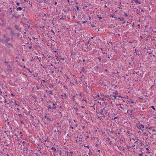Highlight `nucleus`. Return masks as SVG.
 Segmentation results:
<instances>
[{
    "label": "nucleus",
    "instance_id": "nucleus-35",
    "mask_svg": "<svg viewBox=\"0 0 156 156\" xmlns=\"http://www.w3.org/2000/svg\"><path fill=\"white\" fill-rule=\"evenodd\" d=\"M124 15H125V16L126 17H127V16H128V15H127V13H125L124 14Z\"/></svg>",
    "mask_w": 156,
    "mask_h": 156
},
{
    "label": "nucleus",
    "instance_id": "nucleus-62",
    "mask_svg": "<svg viewBox=\"0 0 156 156\" xmlns=\"http://www.w3.org/2000/svg\"><path fill=\"white\" fill-rule=\"evenodd\" d=\"M127 133L128 134H129V131H127Z\"/></svg>",
    "mask_w": 156,
    "mask_h": 156
},
{
    "label": "nucleus",
    "instance_id": "nucleus-2",
    "mask_svg": "<svg viewBox=\"0 0 156 156\" xmlns=\"http://www.w3.org/2000/svg\"><path fill=\"white\" fill-rule=\"evenodd\" d=\"M16 8H17L16 10L17 11H20L21 10H22V9H23V8H22V7H19L17 8V6H16Z\"/></svg>",
    "mask_w": 156,
    "mask_h": 156
},
{
    "label": "nucleus",
    "instance_id": "nucleus-39",
    "mask_svg": "<svg viewBox=\"0 0 156 156\" xmlns=\"http://www.w3.org/2000/svg\"><path fill=\"white\" fill-rule=\"evenodd\" d=\"M14 17L16 18H19V16H15Z\"/></svg>",
    "mask_w": 156,
    "mask_h": 156
},
{
    "label": "nucleus",
    "instance_id": "nucleus-26",
    "mask_svg": "<svg viewBox=\"0 0 156 156\" xmlns=\"http://www.w3.org/2000/svg\"><path fill=\"white\" fill-rule=\"evenodd\" d=\"M26 149H25V150L23 149V150L24 151H28V148H26Z\"/></svg>",
    "mask_w": 156,
    "mask_h": 156
},
{
    "label": "nucleus",
    "instance_id": "nucleus-52",
    "mask_svg": "<svg viewBox=\"0 0 156 156\" xmlns=\"http://www.w3.org/2000/svg\"><path fill=\"white\" fill-rule=\"evenodd\" d=\"M51 31L53 32V33H54V34H55V33L54 32L53 30H51Z\"/></svg>",
    "mask_w": 156,
    "mask_h": 156
},
{
    "label": "nucleus",
    "instance_id": "nucleus-34",
    "mask_svg": "<svg viewBox=\"0 0 156 156\" xmlns=\"http://www.w3.org/2000/svg\"><path fill=\"white\" fill-rule=\"evenodd\" d=\"M104 110H105V108H103V110H101V112H103Z\"/></svg>",
    "mask_w": 156,
    "mask_h": 156
},
{
    "label": "nucleus",
    "instance_id": "nucleus-22",
    "mask_svg": "<svg viewBox=\"0 0 156 156\" xmlns=\"http://www.w3.org/2000/svg\"><path fill=\"white\" fill-rule=\"evenodd\" d=\"M76 7L77 11H78V10L79 9V7L78 6H76Z\"/></svg>",
    "mask_w": 156,
    "mask_h": 156
},
{
    "label": "nucleus",
    "instance_id": "nucleus-27",
    "mask_svg": "<svg viewBox=\"0 0 156 156\" xmlns=\"http://www.w3.org/2000/svg\"><path fill=\"white\" fill-rule=\"evenodd\" d=\"M143 154V153L142 154L141 153L139 154V156H144Z\"/></svg>",
    "mask_w": 156,
    "mask_h": 156
},
{
    "label": "nucleus",
    "instance_id": "nucleus-37",
    "mask_svg": "<svg viewBox=\"0 0 156 156\" xmlns=\"http://www.w3.org/2000/svg\"><path fill=\"white\" fill-rule=\"evenodd\" d=\"M134 102L133 101V100H131V103H134Z\"/></svg>",
    "mask_w": 156,
    "mask_h": 156
},
{
    "label": "nucleus",
    "instance_id": "nucleus-46",
    "mask_svg": "<svg viewBox=\"0 0 156 156\" xmlns=\"http://www.w3.org/2000/svg\"><path fill=\"white\" fill-rule=\"evenodd\" d=\"M44 118H47H47H47V116L46 115L45 116H44Z\"/></svg>",
    "mask_w": 156,
    "mask_h": 156
},
{
    "label": "nucleus",
    "instance_id": "nucleus-14",
    "mask_svg": "<svg viewBox=\"0 0 156 156\" xmlns=\"http://www.w3.org/2000/svg\"><path fill=\"white\" fill-rule=\"evenodd\" d=\"M21 3H19V2H17L16 3V5L18 6H20V5Z\"/></svg>",
    "mask_w": 156,
    "mask_h": 156
},
{
    "label": "nucleus",
    "instance_id": "nucleus-33",
    "mask_svg": "<svg viewBox=\"0 0 156 156\" xmlns=\"http://www.w3.org/2000/svg\"><path fill=\"white\" fill-rule=\"evenodd\" d=\"M138 28H140V25L139 24H138Z\"/></svg>",
    "mask_w": 156,
    "mask_h": 156
},
{
    "label": "nucleus",
    "instance_id": "nucleus-56",
    "mask_svg": "<svg viewBox=\"0 0 156 156\" xmlns=\"http://www.w3.org/2000/svg\"><path fill=\"white\" fill-rule=\"evenodd\" d=\"M133 58H134V57H131V59H133Z\"/></svg>",
    "mask_w": 156,
    "mask_h": 156
},
{
    "label": "nucleus",
    "instance_id": "nucleus-18",
    "mask_svg": "<svg viewBox=\"0 0 156 156\" xmlns=\"http://www.w3.org/2000/svg\"><path fill=\"white\" fill-rule=\"evenodd\" d=\"M14 34L13 33V32L12 31V30H11V35H12V34Z\"/></svg>",
    "mask_w": 156,
    "mask_h": 156
},
{
    "label": "nucleus",
    "instance_id": "nucleus-63",
    "mask_svg": "<svg viewBox=\"0 0 156 156\" xmlns=\"http://www.w3.org/2000/svg\"><path fill=\"white\" fill-rule=\"evenodd\" d=\"M86 21H83V23H86Z\"/></svg>",
    "mask_w": 156,
    "mask_h": 156
},
{
    "label": "nucleus",
    "instance_id": "nucleus-10",
    "mask_svg": "<svg viewBox=\"0 0 156 156\" xmlns=\"http://www.w3.org/2000/svg\"><path fill=\"white\" fill-rule=\"evenodd\" d=\"M12 8H10L9 9V11L10 12V14H11L12 13Z\"/></svg>",
    "mask_w": 156,
    "mask_h": 156
},
{
    "label": "nucleus",
    "instance_id": "nucleus-55",
    "mask_svg": "<svg viewBox=\"0 0 156 156\" xmlns=\"http://www.w3.org/2000/svg\"><path fill=\"white\" fill-rule=\"evenodd\" d=\"M36 57L37 58V59H39V58L37 56V57Z\"/></svg>",
    "mask_w": 156,
    "mask_h": 156
},
{
    "label": "nucleus",
    "instance_id": "nucleus-48",
    "mask_svg": "<svg viewBox=\"0 0 156 156\" xmlns=\"http://www.w3.org/2000/svg\"><path fill=\"white\" fill-rule=\"evenodd\" d=\"M35 154L37 155V156H38V154H37V153H35Z\"/></svg>",
    "mask_w": 156,
    "mask_h": 156
},
{
    "label": "nucleus",
    "instance_id": "nucleus-54",
    "mask_svg": "<svg viewBox=\"0 0 156 156\" xmlns=\"http://www.w3.org/2000/svg\"><path fill=\"white\" fill-rule=\"evenodd\" d=\"M82 129H84V127L83 126L82 127Z\"/></svg>",
    "mask_w": 156,
    "mask_h": 156
},
{
    "label": "nucleus",
    "instance_id": "nucleus-28",
    "mask_svg": "<svg viewBox=\"0 0 156 156\" xmlns=\"http://www.w3.org/2000/svg\"><path fill=\"white\" fill-rule=\"evenodd\" d=\"M44 5H45V4L46 3L47 1L46 0H44Z\"/></svg>",
    "mask_w": 156,
    "mask_h": 156
},
{
    "label": "nucleus",
    "instance_id": "nucleus-4",
    "mask_svg": "<svg viewBox=\"0 0 156 156\" xmlns=\"http://www.w3.org/2000/svg\"><path fill=\"white\" fill-rule=\"evenodd\" d=\"M5 45H8L11 46V47H12V45L9 43H8V42H5Z\"/></svg>",
    "mask_w": 156,
    "mask_h": 156
},
{
    "label": "nucleus",
    "instance_id": "nucleus-51",
    "mask_svg": "<svg viewBox=\"0 0 156 156\" xmlns=\"http://www.w3.org/2000/svg\"><path fill=\"white\" fill-rule=\"evenodd\" d=\"M135 146V145H132V146H131V147H134Z\"/></svg>",
    "mask_w": 156,
    "mask_h": 156
},
{
    "label": "nucleus",
    "instance_id": "nucleus-16",
    "mask_svg": "<svg viewBox=\"0 0 156 156\" xmlns=\"http://www.w3.org/2000/svg\"><path fill=\"white\" fill-rule=\"evenodd\" d=\"M89 42H88L87 43H86V44H85V45H86V46H87V48H89V46H88V44H89Z\"/></svg>",
    "mask_w": 156,
    "mask_h": 156
},
{
    "label": "nucleus",
    "instance_id": "nucleus-12",
    "mask_svg": "<svg viewBox=\"0 0 156 156\" xmlns=\"http://www.w3.org/2000/svg\"><path fill=\"white\" fill-rule=\"evenodd\" d=\"M113 93L114 94H115L116 95H118L119 94L118 92L116 91H115V93L113 92Z\"/></svg>",
    "mask_w": 156,
    "mask_h": 156
},
{
    "label": "nucleus",
    "instance_id": "nucleus-30",
    "mask_svg": "<svg viewBox=\"0 0 156 156\" xmlns=\"http://www.w3.org/2000/svg\"><path fill=\"white\" fill-rule=\"evenodd\" d=\"M74 96H73V97L72 98V100L73 101H74L75 100V98H74Z\"/></svg>",
    "mask_w": 156,
    "mask_h": 156
},
{
    "label": "nucleus",
    "instance_id": "nucleus-5",
    "mask_svg": "<svg viewBox=\"0 0 156 156\" xmlns=\"http://www.w3.org/2000/svg\"><path fill=\"white\" fill-rule=\"evenodd\" d=\"M10 38H9V37L6 38L5 40V42H8V41H10Z\"/></svg>",
    "mask_w": 156,
    "mask_h": 156
},
{
    "label": "nucleus",
    "instance_id": "nucleus-6",
    "mask_svg": "<svg viewBox=\"0 0 156 156\" xmlns=\"http://www.w3.org/2000/svg\"><path fill=\"white\" fill-rule=\"evenodd\" d=\"M141 127H142V128H144V125H141L139 126V127H138V128L139 129H141Z\"/></svg>",
    "mask_w": 156,
    "mask_h": 156
},
{
    "label": "nucleus",
    "instance_id": "nucleus-64",
    "mask_svg": "<svg viewBox=\"0 0 156 156\" xmlns=\"http://www.w3.org/2000/svg\"><path fill=\"white\" fill-rule=\"evenodd\" d=\"M140 37H141V38L142 39L143 38V37L142 36H140Z\"/></svg>",
    "mask_w": 156,
    "mask_h": 156
},
{
    "label": "nucleus",
    "instance_id": "nucleus-7",
    "mask_svg": "<svg viewBox=\"0 0 156 156\" xmlns=\"http://www.w3.org/2000/svg\"><path fill=\"white\" fill-rule=\"evenodd\" d=\"M51 149L52 150H53L54 152H55L56 150V149L55 147H52L51 148Z\"/></svg>",
    "mask_w": 156,
    "mask_h": 156
},
{
    "label": "nucleus",
    "instance_id": "nucleus-60",
    "mask_svg": "<svg viewBox=\"0 0 156 156\" xmlns=\"http://www.w3.org/2000/svg\"><path fill=\"white\" fill-rule=\"evenodd\" d=\"M109 97V95H108L107 96H106V98H108Z\"/></svg>",
    "mask_w": 156,
    "mask_h": 156
},
{
    "label": "nucleus",
    "instance_id": "nucleus-58",
    "mask_svg": "<svg viewBox=\"0 0 156 156\" xmlns=\"http://www.w3.org/2000/svg\"><path fill=\"white\" fill-rule=\"evenodd\" d=\"M100 114H101L102 115H103V113H101V112H100Z\"/></svg>",
    "mask_w": 156,
    "mask_h": 156
},
{
    "label": "nucleus",
    "instance_id": "nucleus-45",
    "mask_svg": "<svg viewBox=\"0 0 156 156\" xmlns=\"http://www.w3.org/2000/svg\"><path fill=\"white\" fill-rule=\"evenodd\" d=\"M70 127L72 128V129H74V128L73 127L71 126Z\"/></svg>",
    "mask_w": 156,
    "mask_h": 156
},
{
    "label": "nucleus",
    "instance_id": "nucleus-19",
    "mask_svg": "<svg viewBox=\"0 0 156 156\" xmlns=\"http://www.w3.org/2000/svg\"><path fill=\"white\" fill-rule=\"evenodd\" d=\"M152 128H153V127H149V128H147V127H146V129H152Z\"/></svg>",
    "mask_w": 156,
    "mask_h": 156
},
{
    "label": "nucleus",
    "instance_id": "nucleus-15",
    "mask_svg": "<svg viewBox=\"0 0 156 156\" xmlns=\"http://www.w3.org/2000/svg\"><path fill=\"white\" fill-rule=\"evenodd\" d=\"M49 109H51V106L50 105H49L48 106V110Z\"/></svg>",
    "mask_w": 156,
    "mask_h": 156
},
{
    "label": "nucleus",
    "instance_id": "nucleus-42",
    "mask_svg": "<svg viewBox=\"0 0 156 156\" xmlns=\"http://www.w3.org/2000/svg\"><path fill=\"white\" fill-rule=\"evenodd\" d=\"M57 2H55L54 4V5H57Z\"/></svg>",
    "mask_w": 156,
    "mask_h": 156
},
{
    "label": "nucleus",
    "instance_id": "nucleus-57",
    "mask_svg": "<svg viewBox=\"0 0 156 156\" xmlns=\"http://www.w3.org/2000/svg\"><path fill=\"white\" fill-rule=\"evenodd\" d=\"M79 95L81 96V93H80V94H79Z\"/></svg>",
    "mask_w": 156,
    "mask_h": 156
},
{
    "label": "nucleus",
    "instance_id": "nucleus-23",
    "mask_svg": "<svg viewBox=\"0 0 156 156\" xmlns=\"http://www.w3.org/2000/svg\"><path fill=\"white\" fill-rule=\"evenodd\" d=\"M22 8H23L22 9V10L23 11H24L25 10V8L24 7H23Z\"/></svg>",
    "mask_w": 156,
    "mask_h": 156
},
{
    "label": "nucleus",
    "instance_id": "nucleus-47",
    "mask_svg": "<svg viewBox=\"0 0 156 156\" xmlns=\"http://www.w3.org/2000/svg\"><path fill=\"white\" fill-rule=\"evenodd\" d=\"M110 58V57L109 56V55H108V58Z\"/></svg>",
    "mask_w": 156,
    "mask_h": 156
},
{
    "label": "nucleus",
    "instance_id": "nucleus-25",
    "mask_svg": "<svg viewBox=\"0 0 156 156\" xmlns=\"http://www.w3.org/2000/svg\"><path fill=\"white\" fill-rule=\"evenodd\" d=\"M29 48L30 49H31L32 48V46H30L29 47Z\"/></svg>",
    "mask_w": 156,
    "mask_h": 156
},
{
    "label": "nucleus",
    "instance_id": "nucleus-32",
    "mask_svg": "<svg viewBox=\"0 0 156 156\" xmlns=\"http://www.w3.org/2000/svg\"><path fill=\"white\" fill-rule=\"evenodd\" d=\"M98 18H99V20H100L101 19H102V18L101 17H98Z\"/></svg>",
    "mask_w": 156,
    "mask_h": 156
},
{
    "label": "nucleus",
    "instance_id": "nucleus-24",
    "mask_svg": "<svg viewBox=\"0 0 156 156\" xmlns=\"http://www.w3.org/2000/svg\"><path fill=\"white\" fill-rule=\"evenodd\" d=\"M108 112V110H105V113L106 115V113Z\"/></svg>",
    "mask_w": 156,
    "mask_h": 156
},
{
    "label": "nucleus",
    "instance_id": "nucleus-40",
    "mask_svg": "<svg viewBox=\"0 0 156 156\" xmlns=\"http://www.w3.org/2000/svg\"><path fill=\"white\" fill-rule=\"evenodd\" d=\"M74 109L75 110H76V111L77 110H78V109L77 108H74Z\"/></svg>",
    "mask_w": 156,
    "mask_h": 156
},
{
    "label": "nucleus",
    "instance_id": "nucleus-21",
    "mask_svg": "<svg viewBox=\"0 0 156 156\" xmlns=\"http://www.w3.org/2000/svg\"><path fill=\"white\" fill-rule=\"evenodd\" d=\"M35 58H34V59H33V57H32V58L31 59L30 61H32L33 60H35Z\"/></svg>",
    "mask_w": 156,
    "mask_h": 156
},
{
    "label": "nucleus",
    "instance_id": "nucleus-36",
    "mask_svg": "<svg viewBox=\"0 0 156 156\" xmlns=\"http://www.w3.org/2000/svg\"><path fill=\"white\" fill-rule=\"evenodd\" d=\"M7 102V101L6 99H5L4 102L5 103H6V102Z\"/></svg>",
    "mask_w": 156,
    "mask_h": 156
},
{
    "label": "nucleus",
    "instance_id": "nucleus-59",
    "mask_svg": "<svg viewBox=\"0 0 156 156\" xmlns=\"http://www.w3.org/2000/svg\"><path fill=\"white\" fill-rule=\"evenodd\" d=\"M98 152H100V150H98Z\"/></svg>",
    "mask_w": 156,
    "mask_h": 156
},
{
    "label": "nucleus",
    "instance_id": "nucleus-38",
    "mask_svg": "<svg viewBox=\"0 0 156 156\" xmlns=\"http://www.w3.org/2000/svg\"><path fill=\"white\" fill-rule=\"evenodd\" d=\"M8 63V62H6V61H5V62H4V63H5V64H7V63Z\"/></svg>",
    "mask_w": 156,
    "mask_h": 156
},
{
    "label": "nucleus",
    "instance_id": "nucleus-9",
    "mask_svg": "<svg viewBox=\"0 0 156 156\" xmlns=\"http://www.w3.org/2000/svg\"><path fill=\"white\" fill-rule=\"evenodd\" d=\"M15 28L16 29V30H19V27H18V26L17 25H15Z\"/></svg>",
    "mask_w": 156,
    "mask_h": 156
},
{
    "label": "nucleus",
    "instance_id": "nucleus-43",
    "mask_svg": "<svg viewBox=\"0 0 156 156\" xmlns=\"http://www.w3.org/2000/svg\"><path fill=\"white\" fill-rule=\"evenodd\" d=\"M113 97L115 99H116V96H113Z\"/></svg>",
    "mask_w": 156,
    "mask_h": 156
},
{
    "label": "nucleus",
    "instance_id": "nucleus-50",
    "mask_svg": "<svg viewBox=\"0 0 156 156\" xmlns=\"http://www.w3.org/2000/svg\"><path fill=\"white\" fill-rule=\"evenodd\" d=\"M85 59H83V62H85Z\"/></svg>",
    "mask_w": 156,
    "mask_h": 156
},
{
    "label": "nucleus",
    "instance_id": "nucleus-61",
    "mask_svg": "<svg viewBox=\"0 0 156 156\" xmlns=\"http://www.w3.org/2000/svg\"><path fill=\"white\" fill-rule=\"evenodd\" d=\"M9 145V144H7L6 145V146H8Z\"/></svg>",
    "mask_w": 156,
    "mask_h": 156
},
{
    "label": "nucleus",
    "instance_id": "nucleus-8",
    "mask_svg": "<svg viewBox=\"0 0 156 156\" xmlns=\"http://www.w3.org/2000/svg\"><path fill=\"white\" fill-rule=\"evenodd\" d=\"M135 3H138L140 4L141 3L140 2L138 1V0H133Z\"/></svg>",
    "mask_w": 156,
    "mask_h": 156
},
{
    "label": "nucleus",
    "instance_id": "nucleus-53",
    "mask_svg": "<svg viewBox=\"0 0 156 156\" xmlns=\"http://www.w3.org/2000/svg\"><path fill=\"white\" fill-rule=\"evenodd\" d=\"M84 147H87L89 148V147L88 146H84Z\"/></svg>",
    "mask_w": 156,
    "mask_h": 156
},
{
    "label": "nucleus",
    "instance_id": "nucleus-49",
    "mask_svg": "<svg viewBox=\"0 0 156 156\" xmlns=\"http://www.w3.org/2000/svg\"><path fill=\"white\" fill-rule=\"evenodd\" d=\"M146 150L147 151H148L149 150V149L147 147L146 148Z\"/></svg>",
    "mask_w": 156,
    "mask_h": 156
},
{
    "label": "nucleus",
    "instance_id": "nucleus-29",
    "mask_svg": "<svg viewBox=\"0 0 156 156\" xmlns=\"http://www.w3.org/2000/svg\"><path fill=\"white\" fill-rule=\"evenodd\" d=\"M154 110H155V108H154V106H151V107Z\"/></svg>",
    "mask_w": 156,
    "mask_h": 156
},
{
    "label": "nucleus",
    "instance_id": "nucleus-44",
    "mask_svg": "<svg viewBox=\"0 0 156 156\" xmlns=\"http://www.w3.org/2000/svg\"><path fill=\"white\" fill-rule=\"evenodd\" d=\"M140 11H139L137 13V14H138L139 13H140Z\"/></svg>",
    "mask_w": 156,
    "mask_h": 156
},
{
    "label": "nucleus",
    "instance_id": "nucleus-20",
    "mask_svg": "<svg viewBox=\"0 0 156 156\" xmlns=\"http://www.w3.org/2000/svg\"><path fill=\"white\" fill-rule=\"evenodd\" d=\"M73 54L74 55H75L76 54V53L75 52H72V55H73Z\"/></svg>",
    "mask_w": 156,
    "mask_h": 156
},
{
    "label": "nucleus",
    "instance_id": "nucleus-11",
    "mask_svg": "<svg viewBox=\"0 0 156 156\" xmlns=\"http://www.w3.org/2000/svg\"><path fill=\"white\" fill-rule=\"evenodd\" d=\"M119 19H120V20H121L122 21H124V18H123V17H122L121 18H119Z\"/></svg>",
    "mask_w": 156,
    "mask_h": 156
},
{
    "label": "nucleus",
    "instance_id": "nucleus-13",
    "mask_svg": "<svg viewBox=\"0 0 156 156\" xmlns=\"http://www.w3.org/2000/svg\"><path fill=\"white\" fill-rule=\"evenodd\" d=\"M98 59L99 60V61L100 62H101V58L100 57H99L98 58Z\"/></svg>",
    "mask_w": 156,
    "mask_h": 156
},
{
    "label": "nucleus",
    "instance_id": "nucleus-41",
    "mask_svg": "<svg viewBox=\"0 0 156 156\" xmlns=\"http://www.w3.org/2000/svg\"><path fill=\"white\" fill-rule=\"evenodd\" d=\"M73 152H70L69 153V154H73Z\"/></svg>",
    "mask_w": 156,
    "mask_h": 156
},
{
    "label": "nucleus",
    "instance_id": "nucleus-31",
    "mask_svg": "<svg viewBox=\"0 0 156 156\" xmlns=\"http://www.w3.org/2000/svg\"><path fill=\"white\" fill-rule=\"evenodd\" d=\"M47 120L49 121V122H50L51 121V120L50 119H49V118H47Z\"/></svg>",
    "mask_w": 156,
    "mask_h": 156
},
{
    "label": "nucleus",
    "instance_id": "nucleus-17",
    "mask_svg": "<svg viewBox=\"0 0 156 156\" xmlns=\"http://www.w3.org/2000/svg\"><path fill=\"white\" fill-rule=\"evenodd\" d=\"M49 94L51 95H52L53 94H52V91H49Z\"/></svg>",
    "mask_w": 156,
    "mask_h": 156
},
{
    "label": "nucleus",
    "instance_id": "nucleus-3",
    "mask_svg": "<svg viewBox=\"0 0 156 156\" xmlns=\"http://www.w3.org/2000/svg\"><path fill=\"white\" fill-rule=\"evenodd\" d=\"M40 5H42V6L44 7L43 9H46L47 8L44 7V3L43 2H41V3L40 4Z\"/></svg>",
    "mask_w": 156,
    "mask_h": 156
},
{
    "label": "nucleus",
    "instance_id": "nucleus-1",
    "mask_svg": "<svg viewBox=\"0 0 156 156\" xmlns=\"http://www.w3.org/2000/svg\"><path fill=\"white\" fill-rule=\"evenodd\" d=\"M48 103L49 102L50 103H51L52 105V107H51V109H56V105H57L55 104L53 102H52L51 101H50L49 102H48Z\"/></svg>",
    "mask_w": 156,
    "mask_h": 156
}]
</instances>
